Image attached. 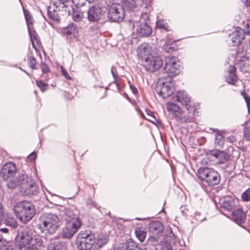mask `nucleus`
Listing matches in <instances>:
<instances>
[{
  "label": "nucleus",
  "mask_w": 250,
  "mask_h": 250,
  "mask_svg": "<svg viewBox=\"0 0 250 250\" xmlns=\"http://www.w3.org/2000/svg\"><path fill=\"white\" fill-rule=\"evenodd\" d=\"M16 245L20 250H40L43 245L41 237H33L26 229H23L16 238Z\"/></svg>",
  "instance_id": "obj_1"
},
{
  "label": "nucleus",
  "mask_w": 250,
  "mask_h": 250,
  "mask_svg": "<svg viewBox=\"0 0 250 250\" xmlns=\"http://www.w3.org/2000/svg\"><path fill=\"white\" fill-rule=\"evenodd\" d=\"M14 214L18 220L25 224L32 219L36 214L34 206L30 202H18L13 207Z\"/></svg>",
  "instance_id": "obj_2"
},
{
  "label": "nucleus",
  "mask_w": 250,
  "mask_h": 250,
  "mask_svg": "<svg viewBox=\"0 0 250 250\" xmlns=\"http://www.w3.org/2000/svg\"><path fill=\"white\" fill-rule=\"evenodd\" d=\"M38 227L44 233H53L60 226V220L53 213H44L41 215L38 220Z\"/></svg>",
  "instance_id": "obj_3"
},
{
  "label": "nucleus",
  "mask_w": 250,
  "mask_h": 250,
  "mask_svg": "<svg viewBox=\"0 0 250 250\" xmlns=\"http://www.w3.org/2000/svg\"><path fill=\"white\" fill-rule=\"evenodd\" d=\"M7 184L9 188H14L20 186L21 191L28 195L33 194L37 189L36 185L31 177L25 174H19L17 178L14 179V181L8 182Z\"/></svg>",
  "instance_id": "obj_4"
},
{
  "label": "nucleus",
  "mask_w": 250,
  "mask_h": 250,
  "mask_svg": "<svg viewBox=\"0 0 250 250\" xmlns=\"http://www.w3.org/2000/svg\"><path fill=\"white\" fill-rule=\"evenodd\" d=\"M95 243L94 235L89 231H81L77 236L76 245L79 250H90Z\"/></svg>",
  "instance_id": "obj_5"
},
{
  "label": "nucleus",
  "mask_w": 250,
  "mask_h": 250,
  "mask_svg": "<svg viewBox=\"0 0 250 250\" xmlns=\"http://www.w3.org/2000/svg\"><path fill=\"white\" fill-rule=\"evenodd\" d=\"M198 177L206 182L209 186H213L218 184L220 181L219 173L212 168L202 167L197 171Z\"/></svg>",
  "instance_id": "obj_6"
},
{
  "label": "nucleus",
  "mask_w": 250,
  "mask_h": 250,
  "mask_svg": "<svg viewBox=\"0 0 250 250\" xmlns=\"http://www.w3.org/2000/svg\"><path fill=\"white\" fill-rule=\"evenodd\" d=\"M165 62V72L163 76L170 80L172 77L179 74L180 65L177 59L174 57H167Z\"/></svg>",
  "instance_id": "obj_7"
},
{
  "label": "nucleus",
  "mask_w": 250,
  "mask_h": 250,
  "mask_svg": "<svg viewBox=\"0 0 250 250\" xmlns=\"http://www.w3.org/2000/svg\"><path fill=\"white\" fill-rule=\"evenodd\" d=\"M174 90V84L172 80H169L165 76L159 79L156 91L163 98L170 97L173 94Z\"/></svg>",
  "instance_id": "obj_8"
},
{
  "label": "nucleus",
  "mask_w": 250,
  "mask_h": 250,
  "mask_svg": "<svg viewBox=\"0 0 250 250\" xmlns=\"http://www.w3.org/2000/svg\"><path fill=\"white\" fill-rule=\"evenodd\" d=\"M81 225V221L78 218L68 219L62 231V236L64 238H71L77 232Z\"/></svg>",
  "instance_id": "obj_9"
},
{
  "label": "nucleus",
  "mask_w": 250,
  "mask_h": 250,
  "mask_svg": "<svg viewBox=\"0 0 250 250\" xmlns=\"http://www.w3.org/2000/svg\"><path fill=\"white\" fill-rule=\"evenodd\" d=\"M106 12V7L98 2L89 8L87 11V19L90 21H98L105 15Z\"/></svg>",
  "instance_id": "obj_10"
},
{
  "label": "nucleus",
  "mask_w": 250,
  "mask_h": 250,
  "mask_svg": "<svg viewBox=\"0 0 250 250\" xmlns=\"http://www.w3.org/2000/svg\"><path fill=\"white\" fill-rule=\"evenodd\" d=\"M125 17V11L123 6L120 4H113L109 8L108 18L113 22L122 21Z\"/></svg>",
  "instance_id": "obj_11"
},
{
  "label": "nucleus",
  "mask_w": 250,
  "mask_h": 250,
  "mask_svg": "<svg viewBox=\"0 0 250 250\" xmlns=\"http://www.w3.org/2000/svg\"><path fill=\"white\" fill-rule=\"evenodd\" d=\"M16 172V165L12 162H9L3 166L0 171V175L4 180L7 181L8 183L14 181Z\"/></svg>",
  "instance_id": "obj_12"
},
{
  "label": "nucleus",
  "mask_w": 250,
  "mask_h": 250,
  "mask_svg": "<svg viewBox=\"0 0 250 250\" xmlns=\"http://www.w3.org/2000/svg\"><path fill=\"white\" fill-rule=\"evenodd\" d=\"M144 64L146 70L149 72H154L159 70L163 65L162 59L159 56H151L146 60Z\"/></svg>",
  "instance_id": "obj_13"
},
{
  "label": "nucleus",
  "mask_w": 250,
  "mask_h": 250,
  "mask_svg": "<svg viewBox=\"0 0 250 250\" xmlns=\"http://www.w3.org/2000/svg\"><path fill=\"white\" fill-rule=\"evenodd\" d=\"M138 56L146 62L153 56L155 50L153 47L147 43H143L138 47Z\"/></svg>",
  "instance_id": "obj_14"
},
{
  "label": "nucleus",
  "mask_w": 250,
  "mask_h": 250,
  "mask_svg": "<svg viewBox=\"0 0 250 250\" xmlns=\"http://www.w3.org/2000/svg\"><path fill=\"white\" fill-rule=\"evenodd\" d=\"M229 43L232 46L238 45L245 38L244 31L240 27L229 35Z\"/></svg>",
  "instance_id": "obj_15"
},
{
  "label": "nucleus",
  "mask_w": 250,
  "mask_h": 250,
  "mask_svg": "<svg viewBox=\"0 0 250 250\" xmlns=\"http://www.w3.org/2000/svg\"><path fill=\"white\" fill-rule=\"evenodd\" d=\"M187 110L188 112V115L187 111H180L175 114V116L173 117V118L181 123H187L192 122L193 120V116L194 115L195 109L193 107H191V111H189V107H188Z\"/></svg>",
  "instance_id": "obj_16"
},
{
  "label": "nucleus",
  "mask_w": 250,
  "mask_h": 250,
  "mask_svg": "<svg viewBox=\"0 0 250 250\" xmlns=\"http://www.w3.org/2000/svg\"><path fill=\"white\" fill-rule=\"evenodd\" d=\"M208 154L214 157L219 164H224L229 159V155L227 153L217 149L209 150L208 151Z\"/></svg>",
  "instance_id": "obj_17"
},
{
  "label": "nucleus",
  "mask_w": 250,
  "mask_h": 250,
  "mask_svg": "<svg viewBox=\"0 0 250 250\" xmlns=\"http://www.w3.org/2000/svg\"><path fill=\"white\" fill-rule=\"evenodd\" d=\"M148 230L152 234L161 236L163 234L164 226L160 221H152L149 224Z\"/></svg>",
  "instance_id": "obj_18"
},
{
  "label": "nucleus",
  "mask_w": 250,
  "mask_h": 250,
  "mask_svg": "<svg viewBox=\"0 0 250 250\" xmlns=\"http://www.w3.org/2000/svg\"><path fill=\"white\" fill-rule=\"evenodd\" d=\"M8 229L3 228L0 229V250H15L12 243L7 241L2 235V232L7 233Z\"/></svg>",
  "instance_id": "obj_19"
},
{
  "label": "nucleus",
  "mask_w": 250,
  "mask_h": 250,
  "mask_svg": "<svg viewBox=\"0 0 250 250\" xmlns=\"http://www.w3.org/2000/svg\"><path fill=\"white\" fill-rule=\"evenodd\" d=\"M63 34L68 38H76L78 35V29L74 24H69L62 30Z\"/></svg>",
  "instance_id": "obj_20"
},
{
  "label": "nucleus",
  "mask_w": 250,
  "mask_h": 250,
  "mask_svg": "<svg viewBox=\"0 0 250 250\" xmlns=\"http://www.w3.org/2000/svg\"><path fill=\"white\" fill-rule=\"evenodd\" d=\"M152 32V28L146 22L140 23L137 29V35L140 37H147Z\"/></svg>",
  "instance_id": "obj_21"
},
{
  "label": "nucleus",
  "mask_w": 250,
  "mask_h": 250,
  "mask_svg": "<svg viewBox=\"0 0 250 250\" xmlns=\"http://www.w3.org/2000/svg\"><path fill=\"white\" fill-rule=\"evenodd\" d=\"M47 14L48 17L53 21H59L61 15L59 11V8L55 5H50L48 7Z\"/></svg>",
  "instance_id": "obj_22"
},
{
  "label": "nucleus",
  "mask_w": 250,
  "mask_h": 250,
  "mask_svg": "<svg viewBox=\"0 0 250 250\" xmlns=\"http://www.w3.org/2000/svg\"><path fill=\"white\" fill-rule=\"evenodd\" d=\"M232 216L234 221L239 224L245 221L246 214L241 209H238L232 211Z\"/></svg>",
  "instance_id": "obj_23"
},
{
  "label": "nucleus",
  "mask_w": 250,
  "mask_h": 250,
  "mask_svg": "<svg viewBox=\"0 0 250 250\" xmlns=\"http://www.w3.org/2000/svg\"><path fill=\"white\" fill-rule=\"evenodd\" d=\"M173 98L174 99V100H176L181 103L182 104H185L186 105L190 101V98L187 93L183 91H179L176 97H174Z\"/></svg>",
  "instance_id": "obj_24"
},
{
  "label": "nucleus",
  "mask_w": 250,
  "mask_h": 250,
  "mask_svg": "<svg viewBox=\"0 0 250 250\" xmlns=\"http://www.w3.org/2000/svg\"><path fill=\"white\" fill-rule=\"evenodd\" d=\"M73 9L72 7L67 4V3H62V5L59 8V11L60 15L63 17H67L70 15L71 10Z\"/></svg>",
  "instance_id": "obj_25"
},
{
  "label": "nucleus",
  "mask_w": 250,
  "mask_h": 250,
  "mask_svg": "<svg viewBox=\"0 0 250 250\" xmlns=\"http://www.w3.org/2000/svg\"><path fill=\"white\" fill-rule=\"evenodd\" d=\"M135 233L140 242H143L145 241L146 236V231L145 229L137 227L135 229Z\"/></svg>",
  "instance_id": "obj_26"
},
{
  "label": "nucleus",
  "mask_w": 250,
  "mask_h": 250,
  "mask_svg": "<svg viewBox=\"0 0 250 250\" xmlns=\"http://www.w3.org/2000/svg\"><path fill=\"white\" fill-rule=\"evenodd\" d=\"M124 250H136L139 248L136 243L132 239L128 240L125 243L120 246Z\"/></svg>",
  "instance_id": "obj_27"
},
{
  "label": "nucleus",
  "mask_w": 250,
  "mask_h": 250,
  "mask_svg": "<svg viewBox=\"0 0 250 250\" xmlns=\"http://www.w3.org/2000/svg\"><path fill=\"white\" fill-rule=\"evenodd\" d=\"M235 68L233 66H230L229 76L227 78V81L229 83L234 85L237 81V76L235 74Z\"/></svg>",
  "instance_id": "obj_28"
},
{
  "label": "nucleus",
  "mask_w": 250,
  "mask_h": 250,
  "mask_svg": "<svg viewBox=\"0 0 250 250\" xmlns=\"http://www.w3.org/2000/svg\"><path fill=\"white\" fill-rule=\"evenodd\" d=\"M214 131L217 133L215 136L214 145L216 147L223 146L224 142V137L222 131H219L217 129H214Z\"/></svg>",
  "instance_id": "obj_29"
},
{
  "label": "nucleus",
  "mask_w": 250,
  "mask_h": 250,
  "mask_svg": "<svg viewBox=\"0 0 250 250\" xmlns=\"http://www.w3.org/2000/svg\"><path fill=\"white\" fill-rule=\"evenodd\" d=\"M167 108L169 112L173 114V117L175 116V114H176L178 112L180 111L179 106L173 103H167Z\"/></svg>",
  "instance_id": "obj_30"
},
{
  "label": "nucleus",
  "mask_w": 250,
  "mask_h": 250,
  "mask_svg": "<svg viewBox=\"0 0 250 250\" xmlns=\"http://www.w3.org/2000/svg\"><path fill=\"white\" fill-rule=\"evenodd\" d=\"M72 19L77 22L82 21L83 19V13L80 10H73Z\"/></svg>",
  "instance_id": "obj_31"
},
{
  "label": "nucleus",
  "mask_w": 250,
  "mask_h": 250,
  "mask_svg": "<svg viewBox=\"0 0 250 250\" xmlns=\"http://www.w3.org/2000/svg\"><path fill=\"white\" fill-rule=\"evenodd\" d=\"M49 250H65V244L59 241L55 242L49 247Z\"/></svg>",
  "instance_id": "obj_32"
},
{
  "label": "nucleus",
  "mask_w": 250,
  "mask_h": 250,
  "mask_svg": "<svg viewBox=\"0 0 250 250\" xmlns=\"http://www.w3.org/2000/svg\"><path fill=\"white\" fill-rule=\"evenodd\" d=\"M108 242V239L106 235L103 234L99 235L97 237V244L99 248L102 247L103 246L105 245Z\"/></svg>",
  "instance_id": "obj_33"
},
{
  "label": "nucleus",
  "mask_w": 250,
  "mask_h": 250,
  "mask_svg": "<svg viewBox=\"0 0 250 250\" xmlns=\"http://www.w3.org/2000/svg\"><path fill=\"white\" fill-rule=\"evenodd\" d=\"M222 207L228 210H231L234 208V205L233 201L231 200H226L225 199L222 205Z\"/></svg>",
  "instance_id": "obj_34"
},
{
  "label": "nucleus",
  "mask_w": 250,
  "mask_h": 250,
  "mask_svg": "<svg viewBox=\"0 0 250 250\" xmlns=\"http://www.w3.org/2000/svg\"><path fill=\"white\" fill-rule=\"evenodd\" d=\"M6 223L8 226H11L13 228H17L18 226V224L16 219L12 216L7 218Z\"/></svg>",
  "instance_id": "obj_35"
},
{
  "label": "nucleus",
  "mask_w": 250,
  "mask_h": 250,
  "mask_svg": "<svg viewBox=\"0 0 250 250\" xmlns=\"http://www.w3.org/2000/svg\"><path fill=\"white\" fill-rule=\"evenodd\" d=\"M28 31H29V35L30 36L31 40L32 42V45H33V47L35 49H36L35 42H36L37 43L38 42V41H37V34L34 30H32L30 29V26H28Z\"/></svg>",
  "instance_id": "obj_36"
},
{
  "label": "nucleus",
  "mask_w": 250,
  "mask_h": 250,
  "mask_svg": "<svg viewBox=\"0 0 250 250\" xmlns=\"http://www.w3.org/2000/svg\"><path fill=\"white\" fill-rule=\"evenodd\" d=\"M244 137L247 140H250V120L248 121L246 124L244 129Z\"/></svg>",
  "instance_id": "obj_37"
},
{
  "label": "nucleus",
  "mask_w": 250,
  "mask_h": 250,
  "mask_svg": "<svg viewBox=\"0 0 250 250\" xmlns=\"http://www.w3.org/2000/svg\"><path fill=\"white\" fill-rule=\"evenodd\" d=\"M156 26L157 28L163 29L165 30H168V26L167 23L163 20H160L156 22Z\"/></svg>",
  "instance_id": "obj_38"
},
{
  "label": "nucleus",
  "mask_w": 250,
  "mask_h": 250,
  "mask_svg": "<svg viewBox=\"0 0 250 250\" xmlns=\"http://www.w3.org/2000/svg\"><path fill=\"white\" fill-rule=\"evenodd\" d=\"M241 198L244 201H250V188L247 189L243 193Z\"/></svg>",
  "instance_id": "obj_39"
},
{
  "label": "nucleus",
  "mask_w": 250,
  "mask_h": 250,
  "mask_svg": "<svg viewBox=\"0 0 250 250\" xmlns=\"http://www.w3.org/2000/svg\"><path fill=\"white\" fill-rule=\"evenodd\" d=\"M249 53L239 52L237 53V57L239 58L240 61H244L249 58Z\"/></svg>",
  "instance_id": "obj_40"
},
{
  "label": "nucleus",
  "mask_w": 250,
  "mask_h": 250,
  "mask_svg": "<svg viewBox=\"0 0 250 250\" xmlns=\"http://www.w3.org/2000/svg\"><path fill=\"white\" fill-rule=\"evenodd\" d=\"M241 94L243 96L245 100L247 103L248 109L249 112L250 113V98L249 96L245 93V91H243L241 92Z\"/></svg>",
  "instance_id": "obj_41"
},
{
  "label": "nucleus",
  "mask_w": 250,
  "mask_h": 250,
  "mask_svg": "<svg viewBox=\"0 0 250 250\" xmlns=\"http://www.w3.org/2000/svg\"><path fill=\"white\" fill-rule=\"evenodd\" d=\"M159 236H158L155 235H152L150 236L148 239V241L149 243H151L153 245H155L158 243V238Z\"/></svg>",
  "instance_id": "obj_42"
},
{
  "label": "nucleus",
  "mask_w": 250,
  "mask_h": 250,
  "mask_svg": "<svg viewBox=\"0 0 250 250\" xmlns=\"http://www.w3.org/2000/svg\"><path fill=\"white\" fill-rule=\"evenodd\" d=\"M137 0H133L131 2H130L129 1H127L125 3V6L129 10H132L134 9L136 7V1Z\"/></svg>",
  "instance_id": "obj_43"
},
{
  "label": "nucleus",
  "mask_w": 250,
  "mask_h": 250,
  "mask_svg": "<svg viewBox=\"0 0 250 250\" xmlns=\"http://www.w3.org/2000/svg\"><path fill=\"white\" fill-rule=\"evenodd\" d=\"M28 61L30 67L32 69H35L36 66V61L35 59L33 57L31 56L29 58Z\"/></svg>",
  "instance_id": "obj_44"
},
{
  "label": "nucleus",
  "mask_w": 250,
  "mask_h": 250,
  "mask_svg": "<svg viewBox=\"0 0 250 250\" xmlns=\"http://www.w3.org/2000/svg\"><path fill=\"white\" fill-rule=\"evenodd\" d=\"M243 31H244V34L250 35V20L246 21Z\"/></svg>",
  "instance_id": "obj_45"
},
{
  "label": "nucleus",
  "mask_w": 250,
  "mask_h": 250,
  "mask_svg": "<svg viewBox=\"0 0 250 250\" xmlns=\"http://www.w3.org/2000/svg\"><path fill=\"white\" fill-rule=\"evenodd\" d=\"M36 82L37 86L40 88L42 92H44L46 90L47 85L42 81H37Z\"/></svg>",
  "instance_id": "obj_46"
},
{
  "label": "nucleus",
  "mask_w": 250,
  "mask_h": 250,
  "mask_svg": "<svg viewBox=\"0 0 250 250\" xmlns=\"http://www.w3.org/2000/svg\"><path fill=\"white\" fill-rule=\"evenodd\" d=\"M61 71L63 75V76L65 77L66 79L70 80H71V77L68 75L67 71L62 66H61Z\"/></svg>",
  "instance_id": "obj_47"
},
{
  "label": "nucleus",
  "mask_w": 250,
  "mask_h": 250,
  "mask_svg": "<svg viewBox=\"0 0 250 250\" xmlns=\"http://www.w3.org/2000/svg\"><path fill=\"white\" fill-rule=\"evenodd\" d=\"M77 7H82L84 5L85 0H71Z\"/></svg>",
  "instance_id": "obj_48"
},
{
  "label": "nucleus",
  "mask_w": 250,
  "mask_h": 250,
  "mask_svg": "<svg viewBox=\"0 0 250 250\" xmlns=\"http://www.w3.org/2000/svg\"><path fill=\"white\" fill-rule=\"evenodd\" d=\"M65 215L66 216L65 219L66 221H67L68 219H70L71 218H73L72 217V213L71 210L69 209H66L64 211Z\"/></svg>",
  "instance_id": "obj_49"
},
{
  "label": "nucleus",
  "mask_w": 250,
  "mask_h": 250,
  "mask_svg": "<svg viewBox=\"0 0 250 250\" xmlns=\"http://www.w3.org/2000/svg\"><path fill=\"white\" fill-rule=\"evenodd\" d=\"M41 67L43 73H47L49 72V68L46 64L42 63Z\"/></svg>",
  "instance_id": "obj_50"
},
{
  "label": "nucleus",
  "mask_w": 250,
  "mask_h": 250,
  "mask_svg": "<svg viewBox=\"0 0 250 250\" xmlns=\"http://www.w3.org/2000/svg\"><path fill=\"white\" fill-rule=\"evenodd\" d=\"M36 154L34 152L31 153L28 157V160L29 161H33L36 159Z\"/></svg>",
  "instance_id": "obj_51"
},
{
  "label": "nucleus",
  "mask_w": 250,
  "mask_h": 250,
  "mask_svg": "<svg viewBox=\"0 0 250 250\" xmlns=\"http://www.w3.org/2000/svg\"><path fill=\"white\" fill-rule=\"evenodd\" d=\"M111 73L115 80H117L119 77L117 74L116 71H115V68H114L113 67L111 68Z\"/></svg>",
  "instance_id": "obj_52"
},
{
  "label": "nucleus",
  "mask_w": 250,
  "mask_h": 250,
  "mask_svg": "<svg viewBox=\"0 0 250 250\" xmlns=\"http://www.w3.org/2000/svg\"><path fill=\"white\" fill-rule=\"evenodd\" d=\"M163 48L167 52H170L172 51V48L170 46H168V43H166V44L163 46Z\"/></svg>",
  "instance_id": "obj_53"
},
{
  "label": "nucleus",
  "mask_w": 250,
  "mask_h": 250,
  "mask_svg": "<svg viewBox=\"0 0 250 250\" xmlns=\"http://www.w3.org/2000/svg\"><path fill=\"white\" fill-rule=\"evenodd\" d=\"M24 16H25L26 20H27L28 19L30 20V19L32 18L31 16L30 15V14L28 12H26L24 11Z\"/></svg>",
  "instance_id": "obj_54"
},
{
  "label": "nucleus",
  "mask_w": 250,
  "mask_h": 250,
  "mask_svg": "<svg viewBox=\"0 0 250 250\" xmlns=\"http://www.w3.org/2000/svg\"><path fill=\"white\" fill-rule=\"evenodd\" d=\"M130 89L132 91V92L134 93V94H136L137 92V88L133 85H131L130 86Z\"/></svg>",
  "instance_id": "obj_55"
},
{
  "label": "nucleus",
  "mask_w": 250,
  "mask_h": 250,
  "mask_svg": "<svg viewBox=\"0 0 250 250\" xmlns=\"http://www.w3.org/2000/svg\"><path fill=\"white\" fill-rule=\"evenodd\" d=\"M243 3L247 6H250V0H242Z\"/></svg>",
  "instance_id": "obj_56"
},
{
  "label": "nucleus",
  "mask_w": 250,
  "mask_h": 250,
  "mask_svg": "<svg viewBox=\"0 0 250 250\" xmlns=\"http://www.w3.org/2000/svg\"><path fill=\"white\" fill-rule=\"evenodd\" d=\"M26 23L28 25V27L29 26V24H32V23H33L32 18L30 19V20L28 19V20H26Z\"/></svg>",
  "instance_id": "obj_57"
},
{
  "label": "nucleus",
  "mask_w": 250,
  "mask_h": 250,
  "mask_svg": "<svg viewBox=\"0 0 250 250\" xmlns=\"http://www.w3.org/2000/svg\"><path fill=\"white\" fill-rule=\"evenodd\" d=\"M59 0L62 3H68L70 2V1H71V0Z\"/></svg>",
  "instance_id": "obj_58"
},
{
  "label": "nucleus",
  "mask_w": 250,
  "mask_h": 250,
  "mask_svg": "<svg viewBox=\"0 0 250 250\" xmlns=\"http://www.w3.org/2000/svg\"><path fill=\"white\" fill-rule=\"evenodd\" d=\"M146 112L147 113V114H148V115L150 116V117H152L151 114H152V112L149 110H146Z\"/></svg>",
  "instance_id": "obj_59"
},
{
  "label": "nucleus",
  "mask_w": 250,
  "mask_h": 250,
  "mask_svg": "<svg viewBox=\"0 0 250 250\" xmlns=\"http://www.w3.org/2000/svg\"><path fill=\"white\" fill-rule=\"evenodd\" d=\"M168 250H172V249L171 248V246L170 245L168 246Z\"/></svg>",
  "instance_id": "obj_60"
},
{
  "label": "nucleus",
  "mask_w": 250,
  "mask_h": 250,
  "mask_svg": "<svg viewBox=\"0 0 250 250\" xmlns=\"http://www.w3.org/2000/svg\"><path fill=\"white\" fill-rule=\"evenodd\" d=\"M89 3H92L93 0H87Z\"/></svg>",
  "instance_id": "obj_61"
}]
</instances>
